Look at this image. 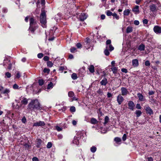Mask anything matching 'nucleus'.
Listing matches in <instances>:
<instances>
[{"instance_id": "f257e3e1", "label": "nucleus", "mask_w": 161, "mask_h": 161, "mask_svg": "<svg viewBox=\"0 0 161 161\" xmlns=\"http://www.w3.org/2000/svg\"><path fill=\"white\" fill-rule=\"evenodd\" d=\"M28 108L31 111L41 110L42 107L37 99H31L28 105Z\"/></svg>"}, {"instance_id": "f03ea898", "label": "nucleus", "mask_w": 161, "mask_h": 161, "mask_svg": "<svg viewBox=\"0 0 161 161\" xmlns=\"http://www.w3.org/2000/svg\"><path fill=\"white\" fill-rule=\"evenodd\" d=\"M40 21L42 24V25L43 28L46 27V13L44 11H42L40 16Z\"/></svg>"}, {"instance_id": "7ed1b4c3", "label": "nucleus", "mask_w": 161, "mask_h": 161, "mask_svg": "<svg viewBox=\"0 0 161 161\" xmlns=\"http://www.w3.org/2000/svg\"><path fill=\"white\" fill-rule=\"evenodd\" d=\"M30 27L29 29L32 32H34L35 30V29L33 28V25H35V24H36V28H37L38 26L37 25L35 21V19L33 18H31L30 19Z\"/></svg>"}, {"instance_id": "20e7f679", "label": "nucleus", "mask_w": 161, "mask_h": 161, "mask_svg": "<svg viewBox=\"0 0 161 161\" xmlns=\"http://www.w3.org/2000/svg\"><path fill=\"white\" fill-rule=\"evenodd\" d=\"M144 108L145 109L147 113L150 115L153 114V112L151 108L149 107L148 105H146L144 106Z\"/></svg>"}, {"instance_id": "39448f33", "label": "nucleus", "mask_w": 161, "mask_h": 161, "mask_svg": "<svg viewBox=\"0 0 161 161\" xmlns=\"http://www.w3.org/2000/svg\"><path fill=\"white\" fill-rule=\"evenodd\" d=\"M124 100V98L121 94H119L117 96V101L119 105L121 104Z\"/></svg>"}, {"instance_id": "423d86ee", "label": "nucleus", "mask_w": 161, "mask_h": 161, "mask_svg": "<svg viewBox=\"0 0 161 161\" xmlns=\"http://www.w3.org/2000/svg\"><path fill=\"white\" fill-rule=\"evenodd\" d=\"M20 97V98L21 99H20V100H21V106L22 105H26L28 103V99H27L25 97Z\"/></svg>"}, {"instance_id": "0eeeda50", "label": "nucleus", "mask_w": 161, "mask_h": 161, "mask_svg": "<svg viewBox=\"0 0 161 161\" xmlns=\"http://www.w3.org/2000/svg\"><path fill=\"white\" fill-rule=\"evenodd\" d=\"M45 125V123L43 121H40L39 122L34 123H33V126H44Z\"/></svg>"}, {"instance_id": "6e6552de", "label": "nucleus", "mask_w": 161, "mask_h": 161, "mask_svg": "<svg viewBox=\"0 0 161 161\" xmlns=\"http://www.w3.org/2000/svg\"><path fill=\"white\" fill-rule=\"evenodd\" d=\"M87 17V15L84 13H81L79 15V19L80 21H84L86 19Z\"/></svg>"}, {"instance_id": "1a4fd4ad", "label": "nucleus", "mask_w": 161, "mask_h": 161, "mask_svg": "<svg viewBox=\"0 0 161 161\" xmlns=\"http://www.w3.org/2000/svg\"><path fill=\"white\" fill-rule=\"evenodd\" d=\"M153 30L157 34L161 33V27L159 26H155L153 28Z\"/></svg>"}, {"instance_id": "9d476101", "label": "nucleus", "mask_w": 161, "mask_h": 161, "mask_svg": "<svg viewBox=\"0 0 161 161\" xmlns=\"http://www.w3.org/2000/svg\"><path fill=\"white\" fill-rule=\"evenodd\" d=\"M121 95L123 96L126 95L129 93L127 89L124 87H122L121 88Z\"/></svg>"}, {"instance_id": "9b49d317", "label": "nucleus", "mask_w": 161, "mask_h": 161, "mask_svg": "<svg viewBox=\"0 0 161 161\" xmlns=\"http://www.w3.org/2000/svg\"><path fill=\"white\" fill-rule=\"evenodd\" d=\"M128 105L129 106V109L132 110H133L134 109V107L135 106V105L133 102L132 101H130L128 102Z\"/></svg>"}, {"instance_id": "f8f14e48", "label": "nucleus", "mask_w": 161, "mask_h": 161, "mask_svg": "<svg viewBox=\"0 0 161 161\" xmlns=\"http://www.w3.org/2000/svg\"><path fill=\"white\" fill-rule=\"evenodd\" d=\"M137 97L139 98V100L140 101H143L146 100L145 97H144L142 94L140 93H138L137 94Z\"/></svg>"}, {"instance_id": "ddd939ff", "label": "nucleus", "mask_w": 161, "mask_h": 161, "mask_svg": "<svg viewBox=\"0 0 161 161\" xmlns=\"http://www.w3.org/2000/svg\"><path fill=\"white\" fill-rule=\"evenodd\" d=\"M132 11L134 12L135 14H138L139 12V6L138 5L136 6L132 9Z\"/></svg>"}, {"instance_id": "4468645a", "label": "nucleus", "mask_w": 161, "mask_h": 161, "mask_svg": "<svg viewBox=\"0 0 161 161\" xmlns=\"http://www.w3.org/2000/svg\"><path fill=\"white\" fill-rule=\"evenodd\" d=\"M132 65L134 67L138 66L139 65L138 61L137 59H134L132 60Z\"/></svg>"}, {"instance_id": "2eb2a0df", "label": "nucleus", "mask_w": 161, "mask_h": 161, "mask_svg": "<svg viewBox=\"0 0 161 161\" xmlns=\"http://www.w3.org/2000/svg\"><path fill=\"white\" fill-rule=\"evenodd\" d=\"M150 10L152 12H154L157 10V9L154 4H152L150 6Z\"/></svg>"}, {"instance_id": "dca6fc26", "label": "nucleus", "mask_w": 161, "mask_h": 161, "mask_svg": "<svg viewBox=\"0 0 161 161\" xmlns=\"http://www.w3.org/2000/svg\"><path fill=\"white\" fill-rule=\"evenodd\" d=\"M108 83L107 80L106 78H104L100 82V84L102 85L105 86Z\"/></svg>"}, {"instance_id": "f3484780", "label": "nucleus", "mask_w": 161, "mask_h": 161, "mask_svg": "<svg viewBox=\"0 0 161 161\" xmlns=\"http://www.w3.org/2000/svg\"><path fill=\"white\" fill-rule=\"evenodd\" d=\"M88 69L89 71L91 73H93L94 72V67L93 65H92L89 66Z\"/></svg>"}, {"instance_id": "a211bd4d", "label": "nucleus", "mask_w": 161, "mask_h": 161, "mask_svg": "<svg viewBox=\"0 0 161 161\" xmlns=\"http://www.w3.org/2000/svg\"><path fill=\"white\" fill-rule=\"evenodd\" d=\"M42 141L40 139H37L36 142H37V147L38 148L40 147L41 146V143H42Z\"/></svg>"}, {"instance_id": "6ab92c4d", "label": "nucleus", "mask_w": 161, "mask_h": 161, "mask_svg": "<svg viewBox=\"0 0 161 161\" xmlns=\"http://www.w3.org/2000/svg\"><path fill=\"white\" fill-rule=\"evenodd\" d=\"M90 122L92 124H95L98 123V121L96 119L92 118L91 119Z\"/></svg>"}, {"instance_id": "aec40b11", "label": "nucleus", "mask_w": 161, "mask_h": 161, "mask_svg": "<svg viewBox=\"0 0 161 161\" xmlns=\"http://www.w3.org/2000/svg\"><path fill=\"white\" fill-rule=\"evenodd\" d=\"M106 48L110 51H111L114 49V47L111 45L106 46Z\"/></svg>"}, {"instance_id": "412c9836", "label": "nucleus", "mask_w": 161, "mask_h": 161, "mask_svg": "<svg viewBox=\"0 0 161 161\" xmlns=\"http://www.w3.org/2000/svg\"><path fill=\"white\" fill-rule=\"evenodd\" d=\"M111 69L114 74H116L117 73L118 70V67L113 66L112 67Z\"/></svg>"}, {"instance_id": "4be33fe9", "label": "nucleus", "mask_w": 161, "mask_h": 161, "mask_svg": "<svg viewBox=\"0 0 161 161\" xmlns=\"http://www.w3.org/2000/svg\"><path fill=\"white\" fill-rule=\"evenodd\" d=\"M133 31L132 28L131 26H128V27L126 30V32L127 33H130Z\"/></svg>"}, {"instance_id": "5701e85b", "label": "nucleus", "mask_w": 161, "mask_h": 161, "mask_svg": "<svg viewBox=\"0 0 161 161\" xmlns=\"http://www.w3.org/2000/svg\"><path fill=\"white\" fill-rule=\"evenodd\" d=\"M54 85H53V83L51 82H50L49 84L47 86V89L48 90H49L52 88L54 86Z\"/></svg>"}, {"instance_id": "b1692460", "label": "nucleus", "mask_w": 161, "mask_h": 161, "mask_svg": "<svg viewBox=\"0 0 161 161\" xmlns=\"http://www.w3.org/2000/svg\"><path fill=\"white\" fill-rule=\"evenodd\" d=\"M145 48V46L143 44H141L138 47V49L140 51H143Z\"/></svg>"}, {"instance_id": "393cba45", "label": "nucleus", "mask_w": 161, "mask_h": 161, "mask_svg": "<svg viewBox=\"0 0 161 161\" xmlns=\"http://www.w3.org/2000/svg\"><path fill=\"white\" fill-rule=\"evenodd\" d=\"M130 10L129 9L125 10L124 11V15L125 16H128L129 14Z\"/></svg>"}, {"instance_id": "a878e982", "label": "nucleus", "mask_w": 161, "mask_h": 161, "mask_svg": "<svg viewBox=\"0 0 161 161\" xmlns=\"http://www.w3.org/2000/svg\"><path fill=\"white\" fill-rule=\"evenodd\" d=\"M142 113L141 111L139 110H136L135 112V114L136 115V117H139L141 114Z\"/></svg>"}, {"instance_id": "bb28decb", "label": "nucleus", "mask_w": 161, "mask_h": 161, "mask_svg": "<svg viewBox=\"0 0 161 161\" xmlns=\"http://www.w3.org/2000/svg\"><path fill=\"white\" fill-rule=\"evenodd\" d=\"M11 76V74L9 72H6L5 73V78H10Z\"/></svg>"}, {"instance_id": "cd10ccee", "label": "nucleus", "mask_w": 161, "mask_h": 161, "mask_svg": "<svg viewBox=\"0 0 161 161\" xmlns=\"http://www.w3.org/2000/svg\"><path fill=\"white\" fill-rule=\"evenodd\" d=\"M68 96L69 97H73L74 96V93L72 91H70L68 92Z\"/></svg>"}, {"instance_id": "c85d7f7f", "label": "nucleus", "mask_w": 161, "mask_h": 161, "mask_svg": "<svg viewBox=\"0 0 161 161\" xmlns=\"http://www.w3.org/2000/svg\"><path fill=\"white\" fill-rule=\"evenodd\" d=\"M109 120V119L108 116H106L104 119V124L105 125L107 123H108Z\"/></svg>"}, {"instance_id": "c756f323", "label": "nucleus", "mask_w": 161, "mask_h": 161, "mask_svg": "<svg viewBox=\"0 0 161 161\" xmlns=\"http://www.w3.org/2000/svg\"><path fill=\"white\" fill-rule=\"evenodd\" d=\"M47 65L48 67H51L53 65V63L50 61H48L47 63Z\"/></svg>"}, {"instance_id": "7c9ffc66", "label": "nucleus", "mask_w": 161, "mask_h": 161, "mask_svg": "<svg viewBox=\"0 0 161 161\" xmlns=\"http://www.w3.org/2000/svg\"><path fill=\"white\" fill-rule=\"evenodd\" d=\"M10 92V91L9 89H4V90L3 91L2 93L3 94H8Z\"/></svg>"}, {"instance_id": "2f4dec72", "label": "nucleus", "mask_w": 161, "mask_h": 161, "mask_svg": "<svg viewBox=\"0 0 161 161\" xmlns=\"http://www.w3.org/2000/svg\"><path fill=\"white\" fill-rule=\"evenodd\" d=\"M97 150V148L95 146H92L91 148V151L92 153L95 152Z\"/></svg>"}, {"instance_id": "473e14b6", "label": "nucleus", "mask_w": 161, "mask_h": 161, "mask_svg": "<svg viewBox=\"0 0 161 161\" xmlns=\"http://www.w3.org/2000/svg\"><path fill=\"white\" fill-rule=\"evenodd\" d=\"M71 78L73 80H75L77 78V75L75 73H73L71 75Z\"/></svg>"}, {"instance_id": "72a5a7b5", "label": "nucleus", "mask_w": 161, "mask_h": 161, "mask_svg": "<svg viewBox=\"0 0 161 161\" xmlns=\"http://www.w3.org/2000/svg\"><path fill=\"white\" fill-rule=\"evenodd\" d=\"M50 70L49 69H47V68H44L43 70V72L45 73H47L48 74L50 73Z\"/></svg>"}, {"instance_id": "f704fd0d", "label": "nucleus", "mask_w": 161, "mask_h": 161, "mask_svg": "<svg viewBox=\"0 0 161 161\" xmlns=\"http://www.w3.org/2000/svg\"><path fill=\"white\" fill-rule=\"evenodd\" d=\"M90 40L88 38H86V41L85 42V44L86 45L89 46L90 45Z\"/></svg>"}, {"instance_id": "c9c22d12", "label": "nucleus", "mask_w": 161, "mask_h": 161, "mask_svg": "<svg viewBox=\"0 0 161 161\" xmlns=\"http://www.w3.org/2000/svg\"><path fill=\"white\" fill-rule=\"evenodd\" d=\"M109 50L107 49L106 48L105 50L104 51V53L105 54L106 56H108L109 54Z\"/></svg>"}, {"instance_id": "e433bc0d", "label": "nucleus", "mask_w": 161, "mask_h": 161, "mask_svg": "<svg viewBox=\"0 0 161 161\" xmlns=\"http://www.w3.org/2000/svg\"><path fill=\"white\" fill-rule=\"evenodd\" d=\"M112 16L114 17L117 20H118L119 19V16L117 15V14L115 13H113Z\"/></svg>"}, {"instance_id": "4c0bfd02", "label": "nucleus", "mask_w": 161, "mask_h": 161, "mask_svg": "<svg viewBox=\"0 0 161 161\" xmlns=\"http://www.w3.org/2000/svg\"><path fill=\"white\" fill-rule=\"evenodd\" d=\"M113 13L109 10H107L106 12V14L108 16H109L112 15Z\"/></svg>"}, {"instance_id": "58836bf2", "label": "nucleus", "mask_w": 161, "mask_h": 161, "mask_svg": "<svg viewBox=\"0 0 161 161\" xmlns=\"http://www.w3.org/2000/svg\"><path fill=\"white\" fill-rule=\"evenodd\" d=\"M114 140L117 143L119 142H121V139L120 138L116 137H115L114 139Z\"/></svg>"}, {"instance_id": "ea45409f", "label": "nucleus", "mask_w": 161, "mask_h": 161, "mask_svg": "<svg viewBox=\"0 0 161 161\" xmlns=\"http://www.w3.org/2000/svg\"><path fill=\"white\" fill-rule=\"evenodd\" d=\"M73 142L74 143L76 144L77 145H78L79 143L78 140L77 139H74L73 140Z\"/></svg>"}, {"instance_id": "a19ab883", "label": "nucleus", "mask_w": 161, "mask_h": 161, "mask_svg": "<svg viewBox=\"0 0 161 161\" xmlns=\"http://www.w3.org/2000/svg\"><path fill=\"white\" fill-rule=\"evenodd\" d=\"M52 146V143L51 142H48L47 145V147L48 148H50Z\"/></svg>"}, {"instance_id": "79ce46f5", "label": "nucleus", "mask_w": 161, "mask_h": 161, "mask_svg": "<svg viewBox=\"0 0 161 161\" xmlns=\"http://www.w3.org/2000/svg\"><path fill=\"white\" fill-rule=\"evenodd\" d=\"M70 110L71 112H74L75 111V108L74 106H72L70 107Z\"/></svg>"}, {"instance_id": "37998d69", "label": "nucleus", "mask_w": 161, "mask_h": 161, "mask_svg": "<svg viewBox=\"0 0 161 161\" xmlns=\"http://www.w3.org/2000/svg\"><path fill=\"white\" fill-rule=\"evenodd\" d=\"M70 52L71 53H74L76 51V48L74 47H71V48H70Z\"/></svg>"}, {"instance_id": "c03bdc74", "label": "nucleus", "mask_w": 161, "mask_h": 161, "mask_svg": "<svg viewBox=\"0 0 161 161\" xmlns=\"http://www.w3.org/2000/svg\"><path fill=\"white\" fill-rule=\"evenodd\" d=\"M38 83L39 85L42 86L44 84V81L42 80H39L38 81Z\"/></svg>"}, {"instance_id": "a18cd8bd", "label": "nucleus", "mask_w": 161, "mask_h": 161, "mask_svg": "<svg viewBox=\"0 0 161 161\" xmlns=\"http://www.w3.org/2000/svg\"><path fill=\"white\" fill-rule=\"evenodd\" d=\"M145 64L146 66H149L150 65V63L149 61L147 60L145 63Z\"/></svg>"}, {"instance_id": "49530a36", "label": "nucleus", "mask_w": 161, "mask_h": 161, "mask_svg": "<svg viewBox=\"0 0 161 161\" xmlns=\"http://www.w3.org/2000/svg\"><path fill=\"white\" fill-rule=\"evenodd\" d=\"M97 93L101 95H102L103 94V92L100 89L97 91Z\"/></svg>"}, {"instance_id": "de8ad7c7", "label": "nucleus", "mask_w": 161, "mask_h": 161, "mask_svg": "<svg viewBox=\"0 0 161 161\" xmlns=\"http://www.w3.org/2000/svg\"><path fill=\"white\" fill-rule=\"evenodd\" d=\"M13 88L15 89H18L19 88V86L16 84H14L13 86Z\"/></svg>"}, {"instance_id": "09e8293b", "label": "nucleus", "mask_w": 161, "mask_h": 161, "mask_svg": "<svg viewBox=\"0 0 161 161\" xmlns=\"http://www.w3.org/2000/svg\"><path fill=\"white\" fill-rule=\"evenodd\" d=\"M43 54L42 53H39L38 54L37 57L39 58H41L43 56Z\"/></svg>"}, {"instance_id": "8fccbe9b", "label": "nucleus", "mask_w": 161, "mask_h": 161, "mask_svg": "<svg viewBox=\"0 0 161 161\" xmlns=\"http://www.w3.org/2000/svg\"><path fill=\"white\" fill-rule=\"evenodd\" d=\"M43 59L45 61H48L49 59V58L47 56H45L43 58Z\"/></svg>"}, {"instance_id": "3c124183", "label": "nucleus", "mask_w": 161, "mask_h": 161, "mask_svg": "<svg viewBox=\"0 0 161 161\" xmlns=\"http://www.w3.org/2000/svg\"><path fill=\"white\" fill-rule=\"evenodd\" d=\"M111 41L110 40H108L106 41V46L111 45Z\"/></svg>"}, {"instance_id": "603ef678", "label": "nucleus", "mask_w": 161, "mask_h": 161, "mask_svg": "<svg viewBox=\"0 0 161 161\" xmlns=\"http://www.w3.org/2000/svg\"><path fill=\"white\" fill-rule=\"evenodd\" d=\"M56 128L57 130L58 131H61L62 130V128L58 126H56Z\"/></svg>"}, {"instance_id": "864d4df0", "label": "nucleus", "mask_w": 161, "mask_h": 161, "mask_svg": "<svg viewBox=\"0 0 161 161\" xmlns=\"http://www.w3.org/2000/svg\"><path fill=\"white\" fill-rule=\"evenodd\" d=\"M76 46L78 48H80L82 47L81 44L80 43H77L76 45Z\"/></svg>"}, {"instance_id": "5fc2aeb1", "label": "nucleus", "mask_w": 161, "mask_h": 161, "mask_svg": "<svg viewBox=\"0 0 161 161\" xmlns=\"http://www.w3.org/2000/svg\"><path fill=\"white\" fill-rule=\"evenodd\" d=\"M58 138L59 139H61L63 138V136L62 134H59L57 136Z\"/></svg>"}, {"instance_id": "6e6d98bb", "label": "nucleus", "mask_w": 161, "mask_h": 161, "mask_svg": "<svg viewBox=\"0 0 161 161\" xmlns=\"http://www.w3.org/2000/svg\"><path fill=\"white\" fill-rule=\"evenodd\" d=\"M126 139V134H124L122 137V140L123 141H125Z\"/></svg>"}, {"instance_id": "4d7b16f0", "label": "nucleus", "mask_w": 161, "mask_h": 161, "mask_svg": "<svg viewBox=\"0 0 161 161\" xmlns=\"http://www.w3.org/2000/svg\"><path fill=\"white\" fill-rule=\"evenodd\" d=\"M121 71L124 73H127L128 72L127 70L125 68H122L121 69Z\"/></svg>"}, {"instance_id": "13d9d810", "label": "nucleus", "mask_w": 161, "mask_h": 161, "mask_svg": "<svg viewBox=\"0 0 161 161\" xmlns=\"http://www.w3.org/2000/svg\"><path fill=\"white\" fill-rule=\"evenodd\" d=\"M143 23L144 24H147L148 23V21L147 19H144L143 20Z\"/></svg>"}, {"instance_id": "bf43d9fd", "label": "nucleus", "mask_w": 161, "mask_h": 161, "mask_svg": "<svg viewBox=\"0 0 161 161\" xmlns=\"http://www.w3.org/2000/svg\"><path fill=\"white\" fill-rule=\"evenodd\" d=\"M26 119L25 117H24L22 119V122L24 123L26 122Z\"/></svg>"}, {"instance_id": "052dcab7", "label": "nucleus", "mask_w": 161, "mask_h": 161, "mask_svg": "<svg viewBox=\"0 0 161 161\" xmlns=\"http://www.w3.org/2000/svg\"><path fill=\"white\" fill-rule=\"evenodd\" d=\"M136 108L138 109H141V107L140 104L137 103L136 105Z\"/></svg>"}, {"instance_id": "680f3d73", "label": "nucleus", "mask_w": 161, "mask_h": 161, "mask_svg": "<svg viewBox=\"0 0 161 161\" xmlns=\"http://www.w3.org/2000/svg\"><path fill=\"white\" fill-rule=\"evenodd\" d=\"M134 24L136 25H138L139 24V22L138 20H135L134 21Z\"/></svg>"}, {"instance_id": "e2e57ef3", "label": "nucleus", "mask_w": 161, "mask_h": 161, "mask_svg": "<svg viewBox=\"0 0 161 161\" xmlns=\"http://www.w3.org/2000/svg\"><path fill=\"white\" fill-rule=\"evenodd\" d=\"M20 75L19 72H18L16 75V77L17 78H19L20 77Z\"/></svg>"}, {"instance_id": "0e129e2a", "label": "nucleus", "mask_w": 161, "mask_h": 161, "mask_svg": "<svg viewBox=\"0 0 161 161\" xmlns=\"http://www.w3.org/2000/svg\"><path fill=\"white\" fill-rule=\"evenodd\" d=\"M4 87L0 85V91L2 93L3 91L4 90Z\"/></svg>"}, {"instance_id": "69168bd1", "label": "nucleus", "mask_w": 161, "mask_h": 161, "mask_svg": "<svg viewBox=\"0 0 161 161\" xmlns=\"http://www.w3.org/2000/svg\"><path fill=\"white\" fill-rule=\"evenodd\" d=\"M33 161H39L38 158L36 157H34L32 158Z\"/></svg>"}, {"instance_id": "338daca9", "label": "nucleus", "mask_w": 161, "mask_h": 161, "mask_svg": "<svg viewBox=\"0 0 161 161\" xmlns=\"http://www.w3.org/2000/svg\"><path fill=\"white\" fill-rule=\"evenodd\" d=\"M64 69V68L63 66H61L59 67V70L60 71H62Z\"/></svg>"}, {"instance_id": "774afa93", "label": "nucleus", "mask_w": 161, "mask_h": 161, "mask_svg": "<svg viewBox=\"0 0 161 161\" xmlns=\"http://www.w3.org/2000/svg\"><path fill=\"white\" fill-rule=\"evenodd\" d=\"M72 124L73 125H75L77 124V121L75 120H73L72 122Z\"/></svg>"}]
</instances>
